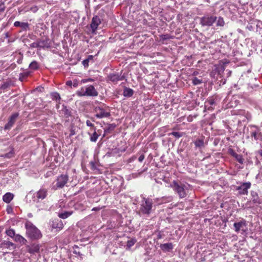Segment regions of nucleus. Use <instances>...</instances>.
<instances>
[{
    "label": "nucleus",
    "mask_w": 262,
    "mask_h": 262,
    "mask_svg": "<svg viewBox=\"0 0 262 262\" xmlns=\"http://www.w3.org/2000/svg\"><path fill=\"white\" fill-rule=\"evenodd\" d=\"M25 227L27 236L30 239H37L41 237L42 234L40 230L31 222L27 221L25 223Z\"/></svg>",
    "instance_id": "1"
},
{
    "label": "nucleus",
    "mask_w": 262,
    "mask_h": 262,
    "mask_svg": "<svg viewBox=\"0 0 262 262\" xmlns=\"http://www.w3.org/2000/svg\"><path fill=\"white\" fill-rule=\"evenodd\" d=\"M170 187H171L175 193L178 194L180 199L186 196L188 192V188L186 185L182 182H178L177 181H173Z\"/></svg>",
    "instance_id": "2"
},
{
    "label": "nucleus",
    "mask_w": 262,
    "mask_h": 262,
    "mask_svg": "<svg viewBox=\"0 0 262 262\" xmlns=\"http://www.w3.org/2000/svg\"><path fill=\"white\" fill-rule=\"evenodd\" d=\"M76 94L79 97H96L98 95V92L93 85L82 87Z\"/></svg>",
    "instance_id": "3"
},
{
    "label": "nucleus",
    "mask_w": 262,
    "mask_h": 262,
    "mask_svg": "<svg viewBox=\"0 0 262 262\" xmlns=\"http://www.w3.org/2000/svg\"><path fill=\"white\" fill-rule=\"evenodd\" d=\"M141 204L139 212L145 214H149L151 212L153 201L147 198H141Z\"/></svg>",
    "instance_id": "4"
},
{
    "label": "nucleus",
    "mask_w": 262,
    "mask_h": 262,
    "mask_svg": "<svg viewBox=\"0 0 262 262\" xmlns=\"http://www.w3.org/2000/svg\"><path fill=\"white\" fill-rule=\"evenodd\" d=\"M96 113L95 116L97 118H107L111 116L108 107L105 104H101L100 106H96L94 108Z\"/></svg>",
    "instance_id": "5"
},
{
    "label": "nucleus",
    "mask_w": 262,
    "mask_h": 262,
    "mask_svg": "<svg viewBox=\"0 0 262 262\" xmlns=\"http://www.w3.org/2000/svg\"><path fill=\"white\" fill-rule=\"evenodd\" d=\"M217 17L214 15L207 14L200 18V24L202 27H210L216 20Z\"/></svg>",
    "instance_id": "6"
},
{
    "label": "nucleus",
    "mask_w": 262,
    "mask_h": 262,
    "mask_svg": "<svg viewBox=\"0 0 262 262\" xmlns=\"http://www.w3.org/2000/svg\"><path fill=\"white\" fill-rule=\"evenodd\" d=\"M47 195V190L45 188H41L33 194L32 199L34 202L38 203L45 199Z\"/></svg>",
    "instance_id": "7"
},
{
    "label": "nucleus",
    "mask_w": 262,
    "mask_h": 262,
    "mask_svg": "<svg viewBox=\"0 0 262 262\" xmlns=\"http://www.w3.org/2000/svg\"><path fill=\"white\" fill-rule=\"evenodd\" d=\"M233 226L236 232H239L240 231L244 232L247 230V223L245 220H242L238 222L234 223Z\"/></svg>",
    "instance_id": "8"
},
{
    "label": "nucleus",
    "mask_w": 262,
    "mask_h": 262,
    "mask_svg": "<svg viewBox=\"0 0 262 262\" xmlns=\"http://www.w3.org/2000/svg\"><path fill=\"white\" fill-rule=\"evenodd\" d=\"M68 181V176L67 174H61L56 180V186L57 188H61L64 186Z\"/></svg>",
    "instance_id": "9"
},
{
    "label": "nucleus",
    "mask_w": 262,
    "mask_h": 262,
    "mask_svg": "<svg viewBox=\"0 0 262 262\" xmlns=\"http://www.w3.org/2000/svg\"><path fill=\"white\" fill-rule=\"evenodd\" d=\"M19 116L18 113L13 114L9 118L8 122L5 125L4 129L5 130H9L13 126L14 123L16 121L17 117Z\"/></svg>",
    "instance_id": "10"
},
{
    "label": "nucleus",
    "mask_w": 262,
    "mask_h": 262,
    "mask_svg": "<svg viewBox=\"0 0 262 262\" xmlns=\"http://www.w3.org/2000/svg\"><path fill=\"white\" fill-rule=\"evenodd\" d=\"M101 19L98 16L95 15L93 16L91 24V28L92 29V33H95L96 32L98 26L101 24Z\"/></svg>",
    "instance_id": "11"
},
{
    "label": "nucleus",
    "mask_w": 262,
    "mask_h": 262,
    "mask_svg": "<svg viewBox=\"0 0 262 262\" xmlns=\"http://www.w3.org/2000/svg\"><path fill=\"white\" fill-rule=\"evenodd\" d=\"M251 187V183L250 182H245L241 184V186L237 187V190L241 194H247L248 190Z\"/></svg>",
    "instance_id": "12"
},
{
    "label": "nucleus",
    "mask_w": 262,
    "mask_h": 262,
    "mask_svg": "<svg viewBox=\"0 0 262 262\" xmlns=\"http://www.w3.org/2000/svg\"><path fill=\"white\" fill-rule=\"evenodd\" d=\"M251 128H253L251 132V137H253L255 140H257L260 135L259 128L255 125H251Z\"/></svg>",
    "instance_id": "13"
},
{
    "label": "nucleus",
    "mask_w": 262,
    "mask_h": 262,
    "mask_svg": "<svg viewBox=\"0 0 262 262\" xmlns=\"http://www.w3.org/2000/svg\"><path fill=\"white\" fill-rule=\"evenodd\" d=\"M51 227L52 228L56 229L57 230H60L63 228V224L61 220L55 219L52 221Z\"/></svg>",
    "instance_id": "14"
},
{
    "label": "nucleus",
    "mask_w": 262,
    "mask_h": 262,
    "mask_svg": "<svg viewBox=\"0 0 262 262\" xmlns=\"http://www.w3.org/2000/svg\"><path fill=\"white\" fill-rule=\"evenodd\" d=\"M60 113L62 115L64 118H69L72 116V112L70 108L64 105H62V108L60 110Z\"/></svg>",
    "instance_id": "15"
},
{
    "label": "nucleus",
    "mask_w": 262,
    "mask_h": 262,
    "mask_svg": "<svg viewBox=\"0 0 262 262\" xmlns=\"http://www.w3.org/2000/svg\"><path fill=\"white\" fill-rule=\"evenodd\" d=\"M14 26L16 27H19L24 31L29 30V24L28 23L16 21L14 23Z\"/></svg>",
    "instance_id": "16"
},
{
    "label": "nucleus",
    "mask_w": 262,
    "mask_h": 262,
    "mask_svg": "<svg viewBox=\"0 0 262 262\" xmlns=\"http://www.w3.org/2000/svg\"><path fill=\"white\" fill-rule=\"evenodd\" d=\"M38 41L39 48H49L51 47L50 41L49 38L39 40Z\"/></svg>",
    "instance_id": "17"
},
{
    "label": "nucleus",
    "mask_w": 262,
    "mask_h": 262,
    "mask_svg": "<svg viewBox=\"0 0 262 262\" xmlns=\"http://www.w3.org/2000/svg\"><path fill=\"white\" fill-rule=\"evenodd\" d=\"M108 78L113 82H117L119 80L123 79V76H121L118 74L111 73L108 75Z\"/></svg>",
    "instance_id": "18"
},
{
    "label": "nucleus",
    "mask_w": 262,
    "mask_h": 262,
    "mask_svg": "<svg viewBox=\"0 0 262 262\" xmlns=\"http://www.w3.org/2000/svg\"><path fill=\"white\" fill-rule=\"evenodd\" d=\"M38 10V7L36 6H34L33 7H31V8H28L27 7H21L18 9V11L19 13H21L23 11L27 12L29 11H31L33 12V13L36 12Z\"/></svg>",
    "instance_id": "19"
},
{
    "label": "nucleus",
    "mask_w": 262,
    "mask_h": 262,
    "mask_svg": "<svg viewBox=\"0 0 262 262\" xmlns=\"http://www.w3.org/2000/svg\"><path fill=\"white\" fill-rule=\"evenodd\" d=\"M160 248L164 252H169L173 248V246L171 243H168L161 244Z\"/></svg>",
    "instance_id": "20"
},
{
    "label": "nucleus",
    "mask_w": 262,
    "mask_h": 262,
    "mask_svg": "<svg viewBox=\"0 0 262 262\" xmlns=\"http://www.w3.org/2000/svg\"><path fill=\"white\" fill-rule=\"evenodd\" d=\"M0 248H11L14 249L15 247L14 244L9 241H4L0 244Z\"/></svg>",
    "instance_id": "21"
},
{
    "label": "nucleus",
    "mask_w": 262,
    "mask_h": 262,
    "mask_svg": "<svg viewBox=\"0 0 262 262\" xmlns=\"http://www.w3.org/2000/svg\"><path fill=\"white\" fill-rule=\"evenodd\" d=\"M238 114L244 117V118L242 119V120L244 122L246 121V120L249 121L251 119V115L248 112H246L245 111L241 110L239 111Z\"/></svg>",
    "instance_id": "22"
},
{
    "label": "nucleus",
    "mask_w": 262,
    "mask_h": 262,
    "mask_svg": "<svg viewBox=\"0 0 262 262\" xmlns=\"http://www.w3.org/2000/svg\"><path fill=\"white\" fill-rule=\"evenodd\" d=\"M28 251L29 253L32 254L38 253L39 251V246L37 244H32L29 247Z\"/></svg>",
    "instance_id": "23"
},
{
    "label": "nucleus",
    "mask_w": 262,
    "mask_h": 262,
    "mask_svg": "<svg viewBox=\"0 0 262 262\" xmlns=\"http://www.w3.org/2000/svg\"><path fill=\"white\" fill-rule=\"evenodd\" d=\"M252 200L254 203L260 204L261 203V199L259 198L256 192L251 191Z\"/></svg>",
    "instance_id": "24"
},
{
    "label": "nucleus",
    "mask_w": 262,
    "mask_h": 262,
    "mask_svg": "<svg viewBox=\"0 0 262 262\" xmlns=\"http://www.w3.org/2000/svg\"><path fill=\"white\" fill-rule=\"evenodd\" d=\"M13 85V83L11 80H7L4 82L0 86V89L6 90L10 88L11 86Z\"/></svg>",
    "instance_id": "25"
},
{
    "label": "nucleus",
    "mask_w": 262,
    "mask_h": 262,
    "mask_svg": "<svg viewBox=\"0 0 262 262\" xmlns=\"http://www.w3.org/2000/svg\"><path fill=\"white\" fill-rule=\"evenodd\" d=\"M13 197L14 195L12 193L10 192H7L3 195V200L5 203H9L13 199Z\"/></svg>",
    "instance_id": "26"
},
{
    "label": "nucleus",
    "mask_w": 262,
    "mask_h": 262,
    "mask_svg": "<svg viewBox=\"0 0 262 262\" xmlns=\"http://www.w3.org/2000/svg\"><path fill=\"white\" fill-rule=\"evenodd\" d=\"M94 133L93 134L89 133V135L90 136V141L93 142H96L100 136V134H98L96 130H93Z\"/></svg>",
    "instance_id": "27"
},
{
    "label": "nucleus",
    "mask_w": 262,
    "mask_h": 262,
    "mask_svg": "<svg viewBox=\"0 0 262 262\" xmlns=\"http://www.w3.org/2000/svg\"><path fill=\"white\" fill-rule=\"evenodd\" d=\"M73 213V211H64L62 213H60L58 214V216L62 219H66L69 216L71 215Z\"/></svg>",
    "instance_id": "28"
},
{
    "label": "nucleus",
    "mask_w": 262,
    "mask_h": 262,
    "mask_svg": "<svg viewBox=\"0 0 262 262\" xmlns=\"http://www.w3.org/2000/svg\"><path fill=\"white\" fill-rule=\"evenodd\" d=\"M116 127V125L115 124H114V123L110 124L108 125L107 127H106L104 128V132L106 134L110 133L112 131H113L115 128Z\"/></svg>",
    "instance_id": "29"
},
{
    "label": "nucleus",
    "mask_w": 262,
    "mask_h": 262,
    "mask_svg": "<svg viewBox=\"0 0 262 262\" xmlns=\"http://www.w3.org/2000/svg\"><path fill=\"white\" fill-rule=\"evenodd\" d=\"M195 147L201 148L204 146V142L203 139H198L194 142Z\"/></svg>",
    "instance_id": "30"
},
{
    "label": "nucleus",
    "mask_w": 262,
    "mask_h": 262,
    "mask_svg": "<svg viewBox=\"0 0 262 262\" xmlns=\"http://www.w3.org/2000/svg\"><path fill=\"white\" fill-rule=\"evenodd\" d=\"M29 68L32 70H36L39 68V64L36 61L31 62L29 66Z\"/></svg>",
    "instance_id": "31"
},
{
    "label": "nucleus",
    "mask_w": 262,
    "mask_h": 262,
    "mask_svg": "<svg viewBox=\"0 0 262 262\" xmlns=\"http://www.w3.org/2000/svg\"><path fill=\"white\" fill-rule=\"evenodd\" d=\"M51 96L53 100L57 101L60 100L61 99L59 94L57 92L52 93Z\"/></svg>",
    "instance_id": "32"
},
{
    "label": "nucleus",
    "mask_w": 262,
    "mask_h": 262,
    "mask_svg": "<svg viewBox=\"0 0 262 262\" xmlns=\"http://www.w3.org/2000/svg\"><path fill=\"white\" fill-rule=\"evenodd\" d=\"M29 75V72H24L19 74V80L21 81H23Z\"/></svg>",
    "instance_id": "33"
},
{
    "label": "nucleus",
    "mask_w": 262,
    "mask_h": 262,
    "mask_svg": "<svg viewBox=\"0 0 262 262\" xmlns=\"http://www.w3.org/2000/svg\"><path fill=\"white\" fill-rule=\"evenodd\" d=\"M184 135L183 133L182 132H173L172 133H170L169 134V135H172L175 137L177 138H179L181 137H182Z\"/></svg>",
    "instance_id": "34"
},
{
    "label": "nucleus",
    "mask_w": 262,
    "mask_h": 262,
    "mask_svg": "<svg viewBox=\"0 0 262 262\" xmlns=\"http://www.w3.org/2000/svg\"><path fill=\"white\" fill-rule=\"evenodd\" d=\"M216 26L219 27H223L224 24L225 22L224 20V19L222 17H219L217 19H216Z\"/></svg>",
    "instance_id": "35"
},
{
    "label": "nucleus",
    "mask_w": 262,
    "mask_h": 262,
    "mask_svg": "<svg viewBox=\"0 0 262 262\" xmlns=\"http://www.w3.org/2000/svg\"><path fill=\"white\" fill-rule=\"evenodd\" d=\"M233 157L235 158L239 163L243 164L244 163V159L241 155L236 153Z\"/></svg>",
    "instance_id": "36"
},
{
    "label": "nucleus",
    "mask_w": 262,
    "mask_h": 262,
    "mask_svg": "<svg viewBox=\"0 0 262 262\" xmlns=\"http://www.w3.org/2000/svg\"><path fill=\"white\" fill-rule=\"evenodd\" d=\"M192 83L194 85H198L202 83L203 82V81L202 79H199L196 77H194L192 79Z\"/></svg>",
    "instance_id": "37"
},
{
    "label": "nucleus",
    "mask_w": 262,
    "mask_h": 262,
    "mask_svg": "<svg viewBox=\"0 0 262 262\" xmlns=\"http://www.w3.org/2000/svg\"><path fill=\"white\" fill-rule=\"evenodd\" d=\"M124 96H131V89L129 88H125L123 92Z\"/></svg>",
    "instance_id": "38"
},
{
    "label": "nucleus",
    "mask_w": 262,
    "mask_h": 262,
    "mask_svg": "<svg viewBox=\"0 0 262 262\" xmlns=\"http://www.w3.org/2000/svg\"><path fill=\"white\" fill-rule=\"evenodd\" d=\"M86 124L87 126L91 127V130H96V128L94 126V124L91 123V122L90 120H86Z\"/></svg>",
    "instance_id": "39"
},
{
    "label": "nucleus",
    "mask_w": 262,
    "mask_h": 262,
    "mask_svg": "<svg viewBox=\"0 0 262 262\" xmlns=\"http://www.w3.org/2000/svg\"><path fill=\"white\" fill-rule=\"evenodd\" d=\"M6 234L9 236L12 237L15 235V232L13 229H9L6 231Z\"/></svg>",
    "instance_id": "40"
},
{
    "label": "nucleus",
    "mask_w": 262,
    "mask_h": 262,
    "mask_svg": "<svg viewBox=\"0 0 262 262\" xmlns=\"http://www.w3.org/2000/svg\"><path fill=\"white\" fill-rule=\"evenodd\" d=\"M141 198H143L142 196H140L139 197H136L134 199V200H132L133 201V204L134 205H137L138 204H141Z\"/></svg>",
    "instance_id": "41"
},
{
    "label": "nucleus",
    "mask_w": 262,
    "mask_h": 262,
    "mask_svg": "<svg viewBox=\"0 0 262 262\" xmlns=\"http://www.w3.org/2000/svg\"><path fill=\"white\" fill-rule=\"evenodd\" d=\"M30 48H38L39 47V44L38 40L36 42H33L30 45Z\"/></svg>",
    "instance_id": "42"
},
{
    "label": "nucleus",
    "mask_w": 262,
    "mask_h": 262,
    "mask_svg": "<svg viewBox=\"0 0 262 262\" xmlns=\"http://www.w3.org/2000/svg\"><path fill=\"white\" fill-rule=\"evenodd\" d=\"M6 7L4 2H0V12H4L5 10Z\"/></svg>",
    "instance_id": "43"
},
{
    "label": "nucleus",
    "mask_w": 262,
    "mask_h": 262,
    "mask_svg": "<svg viewBox=\"0 0 262 262\" xmlns=\"http://www.w3.org/2000/svg\"><path fill=\"white\" fill-rule=\"evenodd\" d=\"M162 199L163 201L171 202L172 200V197L171 196L168 197H163Z\"/></svg>",
    "instance_id": "44"
},
{
    "label": "nucleus",
    "mask_w": 262,
    "mask_h": 262,
    "mask_svg": "<svg viewBox=\"0 0 262 262\" xmlns=\"http://www.w3.org/2000/svg\"><path fill=\"white\" fill-rule=\"evenodd\" d=\"M89 59H86L82 61V64L84 67H88L89 66Z\"/></svg>",
    "instance_id": "45"
},
{
    "label": "nucleus",
    "mask_w": 262,
    "mask_h": 262,
    "mask_svg": "<svg viewBox=\"0 0 262 262\" xmlns=\"http://www.w3.org/2000/svg\"><path fill=\"white\" fill-rule=\"evenodd\" d=\"M90 164L92 169H97V167H96V164H95V162L94 161H91L90 163Z\"/></svg>",
    "instance_id": "46"
},
{
    "label": "nucleus",
    "mask_w": 262,
    "mask_h": 262,
    "mask_svg": "<svg viewBox=\"0 0 262 262\" xmlns=\"http://www.w3.org/2000/svg\"><path fill=\"white\" fill-rule=\"evenodd\" d=\"M24 238L20 235H17L15 237V241H21V240H24Z\"/></svg>",
    "instance_id": "47"
},
{
    "label": "nucleus",
    "mask_w": 262,
    "mask_h": 262,
    "mask_svg": "<svg viewBox=\"0 0 262 262\" xmlns=\"http://www.w3.org/2000/svg\"><path fill=\"white\" fill-rule=\"evenodd\" d=\"M229 152L233 157H234L236 154V153L232 149H230L229 150Z\"/></svg>",
    "instance_id": "48"
},
{
    "label": "nucleus",
    "mask_w": 262,
    "mask_h": 262,
    "mask_svg": "<svg viewBox=\"0 0 262 262\" xmlns=\"http://www.w3.org/2000/svg\"><path fill=\"white\" fill-rule=\"evenodd\" d=\"M13 211V208L11 206H8L7 208V212L8 213H11Z\"/></svg>",
    "instance_id": "49"
},
{
    "label": "nucleus",
    "mask_w": 262,
    "mask_h": 262,
    "mask_svg": "<svg viewBox=\"0 0 262 262\" xmlns=\"http://www.w3.org/2000/svg\"><path fill=\"white\" fill-rule=\"evenodd\" d=\"M78 82L77 81V80H74L73 82V86L74 88H76L78 86Z\"/></svg>",
    "instance_id": "50"
},
{
    "label": "nucleus",
    "mask_w": 262,
    "mask_h": 262,
    "mask_svg": "<svg viewBox=\"0 0 262 262\" xmlns=\"http://www.w3.org/2000/svg\"><path fill=\"white\" fill-rule=\"evenodd\" d=\"M66 85L71 87L73 85V82L71 80H68L66 82Z\"/></svg>",
    "instance_id": "51"
},
{
    "label": "nucleus",
    "mask_w": 262,
    "mask_h": 262,
    "mask_svg": "<svg viewBox=\"0 0 262 262\" xmlns=\"http://www.w3.org/2000/svg\"><path fill=\"white\" fill-rule=\"evenodd\" d=\"M144 159V156L143 155H141L138 158V161L140 162H142Z\"/></svg>",
    "instance_id": "52"
},
{
    "label": "nucleus",
    "mask_w": 262,
    "mask_h": 262,
    "mask_svg": "<svg viewBox=\"0 0 262 262\" xmlns=\"http://www.w3.org/2000/svg\"><path fill=\"white\" fill-rule=\"evenodd\" d=\"M93 81L92 79L89 78V79H83V80H82L81 82L82 83H85L88 81Z\"/></svg>",
    "instance_id": "53"
},
{
    "label": "nucleus",
    "mask_w": 262,
    "mask_h": 262,
    "mask_svg": "<svg viewBox=\"0 0 262 262\" xmlns=\"http://www.w3.org/2000/svg\"><path fill=\"white\" fill-rule=\"evenodd\" d=\"M131 247V241H127V248L126 249H129V248Z\"/></svg>",
    "instance_id": "54"
},
{
    "label": "nucleus",
    "mask_w": 262,
    "mask_h": 262,
    "mask_svg": "<svg viewBox=\"0 0 262 262\" xmlns=\"http://www.w3.org/2000/svg\"><path fill=\"white\" fill-rule=\"evenodd\" d=\"M161 37L163 39H167L168 38V35H163Z\"/></svg>",
    "instance_id": "55"
},
{
    "label": "nucleus",
    "mask_w": 262,
    "mask_h": 262,
    "mask_svg": "<svg viewBox=\"0 0 262 262\" xmlns=\"http://www.w3.org/2000/svg\"><path fill=\"white\" fill-rule=\"evenodd\" d=\"M100 209V208L99 207H94L92 209L93 211H98Z\"/></svg>",
    "instance_id": "56"
},
{
    "label": "nucleus",
    "mask_w": 262,
    "mask_h": 262,
    "mask_svg": "<svg viewBox=\"0 0 262 262\" xmlns=\"http://www.w3.org/2000/svg\"><path fill=\"white\" fill-rule=\"evenodd\" d=\"M75 134V132L74 130H71V134H70V136H73Z\"/></svg>",
    "instance_id": "57"
},
{
    "label": "nucleus",
    "mask_w": 262,
    "mask_h": 262,
    "mask_svg": "<svg viewBox=\"0 0 262 262\" xmlns=\"http://www.w3.org/2000/svg\"><path fill=\"white\" fill-rule=\"evenodd\" d=\"M209 102L210 104H211V105H212L214 104V101L212 100H209Z\"/></svg>",
    "instance_id": "58"
},
{
    "label": "nucleus",
    "mask_w": 262,
    "mask_h": 262,
    "mask_svg": "<svg viewBox=\"0 0 262 262\" xmlns=\"http://www.w3.org/2000/svg\"><path fill=\"white\" fill-rule=\"evenodd\" d=\"M87 59H89V61L90 60V59H93V56L92 55H89Z\"/></svg>",
    "instance_id": "59"
},
{
    "label": "nucleus",
    "mask_w": 262,
    "mask_h": 262,
    "mask_svg": "<svg viewBox=\"0 0 262 262\" xmlns=\"http://www.w3.org/2000/svg\"><path fill=\"white\" fill-rule=\"evenodd\" d=\"M136 242V240L132 238V245L134 244V243Z\"/></svg>",
    "instance_id": "60"
},
{
    "label": "nucleus",
    "mask_w": 262,
    "mask_h": 262,
    "mask_svg": "<svg viewBox=\"0 0 262 262\" xmlns=\"http://www.w3.org/2000/svg\"><path fill=\"white\" fill-rule=\"evenodd\" d=\"M56 107L57 109H58L59 108V103L56 104Z\"/></svg>",
    "instance_id": "61"
},
{
    "label": "nucleus",
    "mask_w": 262,
    "mask_h": 262,
    "mask_svg": "<svg viewBox=\"0 0 262 262\" xmlns=\"http://www.w3.org/2000/svg\"><path fill=\"white\" fill-rule=\"evenodd\" d=\"M198 72H194L193 74L194 75H197V74H198Z\"/></svg>",
    "instance_id": "62"
},
{
    "label": "nucleus",
    "mask_w": 262,
    "mask_h": 262,
    "mask_svg": "<svg viewBox=\"0 0 262 262\" xmlns=\"http://www.w3.org/2000/svg\"><path fill=\"white\" fill-rule=\"evenodd\" d=\"M21 60H22V59H19V60H18L17 61V62H18V63H21Z\"/></svg>",
    "instance_id": "63"
},
{
    "label": "nucleus",
    "mask_w": 262,
    "mask_h": 262,
    "mask_svg": "<svg viewBox=\"0 0 262 262\" xmlns=\"http://www.w3.org/2000/svg\"><path fill=\"white\" fill-rule=\"evenodd\" d=\"M259 154L261 156H262V150L259 151Z\"/></svg>",
    "instance_id": "64"
}]
</instances>
